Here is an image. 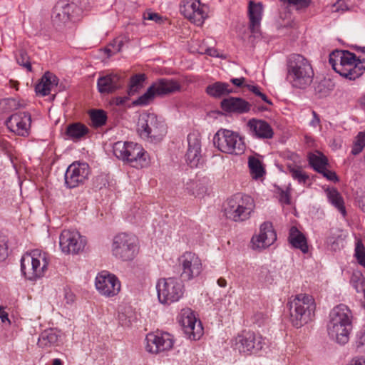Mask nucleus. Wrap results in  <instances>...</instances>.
Instances as JSON below:
<instances>
[{"label":"nucleus","instance_id":"1","mask_svg":"<svg viewBox=\"0 0 365 365\" xmlns=\"http://www.w3.org/2000/svg\"><path fill=\"white\" fill-rule=\"evenodd\" d=\"M351 310L344 304L334 307L329 313L327 332L329 337L338 344L344 345L349 341L352 329Z\"/></svg>","mask_w":365,"mask_h":365},{"label":"nucleus","instance_id":"2","mask_svg":"<svg viewBox=\"0 0 365 365\" xmlns=\"http://www.w3.org/2000/svg\"><path fill=\"white\" fill-rule=\"evenodd\" d=\"M287 80L293 88L305 89L313 81L314 70L309 61L300 54L293 53L287 61Z\"/></svg>","mask_w":365,"mask_h":365},{"label":"nucleus","instance_id":"3","mask_svg":"<svg viewBox=\"0 0 365 365\" xmlns=\"http://www.w3.org/2000/svg\"><path fill=\"white\" fill-rule=\"evenodd\" d=\"M329 63L340 76L349 80L360 77L365 69L364 63L348 51H334L329 55Z\"/></svg>","mask_w":365,"mask_h":365},{"label":"nucleus","instance_id":"4","mask_svg":"<svg viewBox=\"0 0 365 365\" xmlns=\"http://www.w3.org/2000/svg\"><path fill=\"white\" fill-rule=\"evenodd\" d=\"M287 307L290 322L297 328L302 327L312 319L316 307L312 297L307 294H299L293 299L291 298Z\"/></svg>","mask_w":365,"mask_h":365},{"label":"nucleus","instance_id":"5","mask_svg":"<svg viewBox=\"0 0 365 365\" xmlns=\"http://www.w3.org/2000/svg\"><path fill=\"white\" fill-rule=\"evenodd\" d=\"M255 207L252 197L237 193L227 200L223 210L227 219L236 222H242L250 219Z\"/></svg>","mask_w":365,"mask_h":365},{"label":"nucleus","instance_id":"6","mask_svg":"<svg viewBox=\"0 0 365 365\" xmlns=\"http://www.w3.org/2000/svg\"><path fill=\"white\" fill-rule=\"evenodd\" d=\"M48 265V254L38 249L25 253L21 259V271L29 280L44 276Z\"/></svg>","mask_w":365,"mask_h":365},{"label":"nucleus","instance_id":"7","mask_svg":"<svg viewBox=\"0 0 365 365\" xmlns=\"http://www.w3.org/2000/svg\"><path fill=\"white\" fill-rule=\"evenodd\" d=\"M140 136L150 143L160 142L167 133L164 120L153 113H143L138 121Z\"/></svg>","mask_w":365,"mask_h":365},{"label":"nucleus","instance_id":"8","mask_svg":"<svg viewBox=\"0 0 365 365\" xmlns=\"http://www.w3.org/2000/svg\"><path fill=\"white\" fill-rule=\"evenodd\" d=\"M114 155L135 168H143L148 164V153L135 143L118 141L113 147Z\"/></svg>","mask_w":365,"mask_h":365},{"label":"nucleus","instance_id":"9","mask_svg":"<svg viewBox=\"0 0 365 365\" xmlns=\"http://www.w3.org/2000/svg\"><path fill=\"white\" fill-rule=\"evenodd\" d=\"M213 143L221 152L234 155L243 154L246 149L242 138L237 133L226 129H220L215 134Z\"/></svg>","mask_w":365,"mask_h":365},{"label":"nucleus","instance_id":"10","mask_svg":"<svg viewBox=\"0 0 365 365\" xmlns=\"http://www.w3.org/2000/svg\"><path fill=\"white\" fill-rule=\"evenodd\" d=\"M139 250L137 237L128 233H120L115 235L112 243V253L116 257L123 261L133 259Z\"/></svg>","mask_w":365,"mask_h":365},{"label":"nucleus","instance_id":"11","mask_svg":"<svg viewBox=\"0 0 365 365\" xmlns=\"http://www.w3.org/2000/svg\"><path fill=\"white\" fill-rule=\"evenodd\" d=\"M158 297L161 304H170L179 301L184 294V286L175 277L160 279L156 284Z\"/></svg>","mask_w":365,"mask_h":365},{"label":"nucleus","instance_id":"12","mask_svg":"<svg viewBox=\"0 0 365 365\" xmlns=\"http://www.w3.org/2000/svg\"><path fill=\"white\" fill-rule=\"evenodd\" d=\"M265 344V339L260 334L251 331H243L234 339L235 349L245 354H256Z\"/></svg>","mask_w":365,"mask_h":365},{"label":"nucleus","instance_id":"13","mask_svg":"<svg viewBox=\"0 0 365 365\" xmlns=\"http://www.w3.org/2000/svg\"><path fill=\"white\" fill-rule=\"evenodd\" d=\"M178 261L181 269L180 277L184 281H190L197 277L202 271V261L194 252L183 253Z\"/></svg>","mask_w":365,"mask_h":365},{"label":"nucleus","instance_id":"14","mask_svg":"<svg viewBox=\"0 0 365 365\" xmlns=\"http://www.w3.org/2000/svg\"><path fill=\"white\" fill-rule=\"evenodd\" d=\"M80 11L77 4L70 0H59L53 9L51 19L54 25L61 26L66 23L73 21Z\"/></svg>","mask_w":365,"mask_h":365},{"label":"nucleus","instance_id":"15","mask_svg":"<svg viewBox=\"0 0 365 365\" xmlns=\"http://www.w3.org/2000/svg\"><path fill=\"white\" fill-rule=\"evenodd\" d=\"M207 8L200 0H182L180 13L197 26H202L207 18Z\"/></svg>","mask_w":365,"mask_h":365},{"label":"nucleus","instance_id":"16","mask_svg":"<svg viewBox=\"0 0 365 365\" xmlns=\"http://www.w3.org/2000/svg\"><path fill=\"white\" fill-rule=\"evenodd\" d=\"M61 251L66 254H78L86 245V240L76 230H64L59 237Z\"/></svg>","mask_w":365,"mask_h":365},{"label":"nucleus","instance_id":"17","mask_svg":"<svg viewBox=\"0 0 365 365\" xmlns=\"http://www.w3.org/2000/svg\"><path fill=\"white\" fill-rule=\"evenodd\" d=\"M90 174V168L86 163L74 162L65 173V185L68 188H75L83 185Z\"/></svg>","mask_w":365,"mask_h":365},{"label":"nucleus","instance_id":"18","mask_svg":"<svg viewBox=\"0 0 365 365\" xmlns=\"http://www.w3.org/2000/svg\"><path fill=\"white\" fill-rule=\"evenodd\" d=\"M146 351L158 354L170 349L173 346V338L168 333H150L146 338Z\"/></svg>","mask_w":365,"mask_h":365},{"label":"nucleus","instance_id":"19","mask_svg":"<svg viewBox=\"0 0 365 365\" xmlns=\"http://www.w3.org/2000/svg\"><path fill=\"white\" fill-rule=\"evenodd\" d=\"M96 287L98 291L106 297H113L120 289V283L115 275L102 272L96 278Z\"/></svg>","mask_w":365,"mask_h":365},{"label":"nucleus","instance_id":"20","mask_svg":"<svg viewBox=\"0 0 365 365\" xmlns=\"http://www.w3.org/2000/svg\"><path fill=\"white\" fill-rule=\"evenodd\" d=\"M31 123V116L29 113L19 112L11 115L6 121L7 128L20 136H27Z\"/></svg>","mask_w":365,"mask_h":365},{"label":"nucleus","instance_id":"21","mask_svg":"<svg viewBox=\"0 0 365 365\" xmlns=\"http://www.w3.org/2000/svg\"><path fill=\"white\" fill-rule=\"evenodd\" d=\"M277 240V234L270 222H263L259 227V232L252 238L254 249H264L272 245Z\"/></svg>","mask_w":365,"mask_h":365},{"label":"nucleus","instance_id":"22","mask_svg":"<svg viewBox=\"0 0 365 365\" xmlns=\"http://www.w3.org/2000/svg\"><path fill=\"white\" fill-rule=\"evenodd\" d=\"M180 323L185 334L190 340H197L202 335L203 329L201 322L197 320L190 310L185 311L182 314Z\"/></svg>","mask_w":365,"mask_h":365},{"label":"nucleus","instance_id":"23","mask_svg":"<svg viewBox=\"0 0 365 365\" xmlns=\"http://www.w3.org/2000/svg\"><path fill=\"white\" fill-rule=\"evenodd\" d=\"M263 6L260 2L255 3L250 1L248 7V14L250 19L249 29L255 38L260 36V22L262 17Z\"/></svg>","mask_w":365,"mask_h":365},{"label":"nucleus","instance_id":"24","mask_svg":"<svg viewBox=\"0 0 365 365\" xmlns=\"http://www.w3.org/2000/svg\"><path fill=\"white\" fill-rule=\"evenodd\" d=\"M188 148L186 160L190 167H197L201 158V143L198 135L190 133L187 135Z\"/></svg>","mask_w":365,"mask_h":365},{"label":"nucleus","instance_id":"25","mask_svg":"<svg viewBox=\"0 0 365 365\" xmlns=\"http://www.w3.org/2000/svg\"><path fill=\"white\" fill-rule=\"evenodd\" d=\"M220 107L227 113L242 114L250 111L251 104L242 98L229 97L221 101Z\"/></svg>","mask_w":365,"mask_h":365},{"label":"nucleus","instance_id":"26","mask_svg":"<svg viewBox=\"0 0 365 365\" xmlns=\"http://www.w3.org/2000/svg\"><path fill=\"white\" fill-rule=\"evenodd\" d=\"M157 96H165L178 92L181 89L180 83L173 78H162L152 83Z\"/></svg>","mask_w":365,"mask_h":365},{"label":"nucleus","instance_id":"27","mask_svg":"<svg viewBox=\"0 0 365 365\" xmlns=\"http://www.w3.org/2000/svg\"><path fill=\"white\" fill-rule=\"evenodd\" d=\"M250 133L252 136L259 139H271L274 131L271 125L263 120L252 118L247 123Z\"/></svg>","mask_w":365,"mask_h":365},{"label":"nucleus","instance_id":"28","mask_svg":"<svg viewBox=\"0 0 365 365\" xmlns=\"http://www.w3.org/2000/svg\"><path fill=\"white\" fill-rule=\"evenodd\" d=\"M120 86V76L115 73L101 76L97 81L98 90L101 93H113Z\"/></svg>","mask_w":365,"mask_h":365},{"label":"nucleus","instance_id":"29","mask_svg":"<svg viewBox=\"0 0 365 365\" xmlns=\"http://www.w3.org/2000/svg\"><path fill=\"white\" fill-rule=\"evenodd\" d=\"M58 79L51 72H46L42 76L41 81L36 86L35 91L42 96L48 95L51 89L57 86Z\"/></svg>","mask_w":365,"mask_h":365},{"label":"nucleus","instance_id":"30","mask_svg":"<svg viewBox=\"0 0 365 365\" xmlns=\"http://www.w3.org/2000/svg\"><path fill=\"white\" fill-rule=\"evenodd\" d=\"M233 92L229 83L222 81H217L206 88L207 95L215 98H222Z\"/></svg>","mask_w":365,"mask_h":365},{"label":"nucleus","instance_id":"31","mask_svg":"<svg viewBox=\"0 0 365 365\" xmlns=\"http://www.w3.org/2000/svg\"><path fill=\"white\" fill-rule=\"evenodd\" d=\"M289 241L294 248L299 249L303 253L308 252L307 239L296 227L290 228Z\"/></svg>","mask_w":365,"mask_h":365},{"label":"nucleus","instance_id":"32","mask_svg":"<svg viewBox=\"0 0 365 365\" xmlns=\"http://www.w3.org/2000/svg\"><path fill=\"white\" fill-rule=\"evenodd\" d=\"M88 132V128L81 123H74L68 125L66 128V136L73 141L81 139Z\"/></svg>","mask_w":365,"mask_h":365},{"label":"nucleus","instance_id":"33","mask_svg":"<svg viewBox=\"0 0 365 365\" xmlns=\"http://www.w3.org/2000/svg\"><path fill=\"white\" fill-rule=\"evenodd\" d=\"M335 88L334 82L330 78H323L314 86V93L319 98L329 96Z\"/></svg>","mask_w":365,"mask_h":365},{"label":"nucleus","instance_id":"34","mask_svg":"<svg viewBox=\"0 0 365 365\" xmlns=\"http://www.w3.org/2000/svg\"><path fill=\"white\" fill-rule=\"evenodd\" d=\"M58 340L57 332L52 329L44 330L40 334L38 345L45 348L55 344Z\"/></svg>","mask_w":365,"mask_h":365},{"label":"nucleus","instance_id":"35","mask_svg":"<svg viewBox=\"0 0 365 365\" xmlns=\"http://www.w3.org/2000/svg\"><path fill=\"white\" fill-rule=\"evenodd\" d=\"M185 189L189 194L195 195V197L203 196L207 190V187L204 182L191 180L185 184Z\"/></svg>","mask_w":365,"mask_h":365},{"label":"nucleus","instance_id":"36","mask_svg":"<svg viewBox=\"0 0 365 365\" xmlns=\"http://www.w3.org/2000/svg\"><path fill=\"white\" fill-rule=\"evenodd\" d=\"M248 166L250 174L254 179L260 178L265 173L262 162L254 156H250L248 158Z\"/></svg>","mask_w":365,"mask_h":365},{"label":"nucleus","instance_id":"37","mask_svg":"<svg viewBox=\"0 0 365 365\" xmlns=\"http://www.w3.org/2000/svg\"><path fill=\"white\" fill-rule=\"evenodd\" d=\"M327 197L329 201L344 216L346 215V210L344 205L343 198L339 192L334 189L329 190L327 191Z\"/></svg>","mask_w":365,"mask_h":365},{"label":"nucleus","instance_id":"38","mask_svg":"<svg viewBox=\"0 0 365 365\" xmlns=\"http://www.w3.org/2000/svg\"><path fill=\"white\" fill-rule=\"evenodd\" d=\"M146 79V76L144 73H138L133 76L130 79V84L128 91L129 96H133L140 89L143 88V82Z\"/></svg>","mask_w":365,"mask_h":365},{"label":"nucleus","instance_id":"39","mask_svg":"<svg viewBox=\"0 0 365 365\" xmlns=\"http://www.w3.org/2000/svg\"><path fill=\"white\" fill-rule=\"evenodd\" d=\"M309 163L314 170L319 173L323 168L327 166V159L321 153H310L309 155Z\"/></svg>","mask_w":365,"mask_h":365},{"label":"nucleus","instance_id":"40","mask_svg":"<svg viewBox=\"0 0 365 365\" xmlns=\"http://www.w3.org/2000/svg\"><path fill=\"white\" fill-rule=\"evenodd\" d=\"M157 96L153 86L151 85L145 93L133 102V106H145L150 104Z\"/></svg>","mask_w":365,"mask_h":365},{"label":"nucleus","instance_id":"41","mask_svg":"<svg viewBox=\"0 0 365 365\" xmlns=\"http://www.w3.org/2000/svg\"><path fill=\"white\" fill-rule=\"evenodd\" d=\"M287 170L291 176L300 184L305 185L309 180V176L299 166L289 164Z\"/></svg>","mask_w":365,"mask_h":365},{"label":"nucleus","instance_id":"42","mask_svg":"<svg viewBox=\"0 0 365 365\" xmlns=\"http://www.w3.org/2000/svg\"><path fill=\"white\" fill-rule=\"evenodd\" d=\"M340 232L341 231L339 230L331 229L330 235L327 238V243L330 245L334 250L339 249L340 245H341L344 241V238Z\"/></svg>","mask_w":365,"mask_h":365},{"label":"nucleus","instance_id":"43","mask_svg":"<svg viewBox=\"0 0 365 365\" xmlns=\"http://www.w3.org/2000/svg\"><path fill=\"white\" fill-rule=\"evenodd\" d=\"M90 118L92 125L95 127L103 125L107 120L106 113L103 110H91L90 111Z\"/></svg>","mask_w":365,"mask_h":365},{"label":"nucleus","instance_id":"44","mask_svg":"<svg viewBox=\"0 0 365 365\" xmlns=\"http://www.w3.org/2000/svg\"><path fill=\"white\" fill-rule=\"evenodd\" d=\"M16 58V61L19 65H21V66L26 68L28 71H32L30 58H29L27 52L25 50H24V49L19 50Z\"/></svg>","mask_w":365,"mask_h":365},{"label":"nucleus","instance_id":"45","mask_svg":"<svg viewBox=\"0 0 365 365\" xmlns=\"http://www.w3.org/2000/svg\"><path fill=\"white\" fill-rule=\"evenodd\" d=\"M365 147V131L359 132L356 136V140L351 150V153L354 155L360 153Z\"/></svg>","mask_w":365,"mask_h":365},{"label":"nucleus","instance_id":"46","mask_svg":"<svg viewBox=\"0 0 365 365\" xmlns=\"http://www.w3.org/2000/svg\"><path fill=\"white\" fill-rule=\"evenodd\" d=\"M8 256V238L0 232V261L4 260Z\"/></svg>","mask_w":365,"mask_h":365},{"label":"nucleus","instance_id":"47","mask_svg":"<svg viewBox=\"0 0 365 365\" xmlns=\"http://www.w3.org/2000/svg\"><path fill=\"white\" fill-rule=\"evenodd\" d=\"M355 256L359 263L365 267V247L359 241L356 244Z\"/></svg>","mask_w":365,"mask_h":365},{"label":"nucleus","instance_id":"48","mask_svg":"<svg viewBox=\"0 0 365 365\" xmlns=\"http://www.w3.org/2000/svg\"><path fill=\"white\" fill-rule=\"evenodd\" d=\"M355 344L359 351L365 350V330L360 329L356 336Z\"/></svg>","mask_w":365,"mask_h":365},{"label":"nucleus","instance_id":"49","mask_svg":"<svg viewBox=\"0 0 365 365\" xmlns=\"http://www.w3.org/2000/svg\"><path fill=\"white\" fill-rule=\"evenodd\" d=\"M287 2L289 5L293 6L296 9H303L309 6L311 0H281Z\"/></svg>","mask_w":365,"mask_h":365},{"label":"nucleus","instance_id":"50","mask_svg":"<svg viewBox=\"0 0 365 365\" xmlns=\"http://www.w3.org/2000/svg\"><path fill=\"white\" fill-rule=\"evenodd\" d=\"M5 105L8 106V108L11 110H17L24 106L16 98H10L4 100Z\"/></svg>","mask_w":365,"mask_h":365},{"label":"nucleus","instance_id":"51","mask_svg":"<svg viewBox=\"0 0 365 365\" xmlns=\"http://www.w3.org/2000/svg\"><path fill=\"white\" fill-rule=\"evenodd\" d=\"M93 183L96 189L101 190L105 187L107 180L104 175H100L93 179Z\"/></svg>","mask_w":365,"mask_h":365},{"label":"nucleus","instance_id":"52","mask_svg":"<svg viewBox=\"0 0 365 365\" xmlns=\"http://www.w3.org/2000/svg\"><path fill=\"white\" fill-rule=\"evenodd\" d=\"M319 173L322 174L324 178L330 181L336 182L339 180L336 174L334 172L328 170L326 166L323 168Z\"/></svg>","mask_w":365,"mask_h":365},{"label":"nucleus","instance_id":"53","mask_svg":"<svg viewBox=\"0 0 365 365\" xmlns=\"http://www.w3.org/2000/svg\"><path fill=\"white\" fill-rule=\"evenodd\" d=\"M252 322L258 327H261L267 320L266 315L262 312H257L252 317Z\"/></svg>","mask_w":365,"mask_h":365},{"label":"nucleus","instance_id":"54","mask_svg":"<svg viewBox=\"0 0 365 365\" xmlns=\"http://www.w3.org/2000/svg\"><path fill=\"white\" fill-rule=\"evenodd\" d=\"M144 19L153 21L156 23H160L162 21V17L157 13L148 11L143 16Z\"/></svg>","mask_w":365,"mask_h":365},{"label":"nucleus","instance_id":"55","mask_svg":"<svg viewBox=\"0 0 365 365\" xmlns=\"http://www.w3.org/2000/svg\"><path fill=\"white\" fill-rule=\"evenodd\" d=\"M347 365H365V357H354L350 361V362Z\"/></svg>","mask_w":365,"mask_h":365},{"label":"nucleus","instance_id":"56","mask_svg":"<svg viewBox=\"0 0 365 365\" xmlns=\"http://www.w3.org/2000/svg\"><path fill=\"white\" fill-rule=\"evenodd\" d=\"M279 200L281 202L289 205L290 204V196L287 191H282L279 196Z\"/></svg>","mask_w":365,"mask_h":365},{"label":"nucleus","instance_id":"57","mask_svg":"<svg viewBox=\"0 0 365 365\" xmlns=\"http://www.w3.org/2000/svg\"><path fill=\"white\" fill-rule=\"evenodd\" d=\"M0 319L2 322V323L10 324V320L8 317V314L4 310V309H1L0 310Z\"/></svg>","mask_w":365,"mask_h":365},{"label":"nucleus","instance_id":"58","mask_svg":"<svg viewBox=\"0 0 365 365\" xmlns=\"http://www.w3.org/2000/svg\"><path fill=\"white\" fill-rule=\"evenodd\" d=\"M128 100V98L127 96H118L116 97L114 100L115 105L117 106H122L124 105L126 101Z\"/></svg>","mask_w":365,"mask_h":365},{"label":"nucleus","instance_id":"59","mask_svg":"<svg viewBox=\"0 0 365 365\" xmlns=\"http://www.w3.org/2000/svg\"><path fill=\"white\" fill-rule=\"evenodd\" d=\"M245 78L242 77L240 78H232L230 82L237 87H241L245 82Z\"/></svg>","mask_w":365,"mask_h":365},{"label":"nucleus","instance_id":"60","mask_svg":"<svg viewBox=\"0 0 365 365\" xmlns=\"http://www.w3.org/2000/svg\"><path fill=\"white\" fill-rule=\"evenodd\" d=\"M246 87H247V88L251 91L253 93H255L256 96H259V94L261 93V91H259V88L257 86H253V85H246Z\"/></svg>","mask_w":365,"mask_h":365},{"label":"nucleus","instance_id":"61","mask_svg":"<svg viewBox=\"0 0 365 365\" xmlns=\"http://www.w3.org/2000/svg\"><path fill=\"white\" fill-rule=\"evenodd\" d=\"M313 116H314V118L311 121V125L313 126H317V125L319 124V122H320L319 118L318 117L317 114L314 111H313Z\"/></svg>","mask_w":365,"mask_h":365},{"label":"nucleus","instance_id":"62","mask_svg":"<svg viewBox=\"0 0 365 365\" xmlns=\"http://www.w3.org/2000/svg\"><path fill=\"white\" fill-rule=\"evenodd\" d=\"M217 282L220 287H225L227 286V281L224 278L218 279Z\"/></svg>","mask_w":365,"mask_h":365},{"label":"nucleus","instance_id":"63","mask_svg":"<svg viewBox=\"0 0 365 365\" xmlns=\"http://www.w3.org/2000/svg\"><path fill=\"white\" fill-rule=\"evenodd\" d=\"M258 96L260 97L263 101L267 103L268 104H270V105L272 104V103L268 99L267 96L265 94H264L263 93L261 92V93Z\"/></svg>","mask_w":365,"mask_h":365},{"label":"nucleus","instance_id":"64","mask_svg":"<svg viewBox=\"0 0 365 365\" xmlns=\"http://www.w3.org/2000/svg\"><path fill=\"white\" fill-rule=\"evenodd\" d=\"M52 365H63V362L60 359H55L53 360Z\"/></svg>","mask_w":365,"mask_h":365}]
</instances>
